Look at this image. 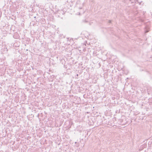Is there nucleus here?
Masks as SVG:
<instances>
[{"label":"nucleus","instance_id":"nucleus-4","mask_svg":"<svg viewBox=\"0 0 152 152\" xmlns=\"http://www.w3.org/2000/svg\"><path fill=\"white\" fill-rule=\"evenodd\" d=\"M130 1H131L132 0H129Z\"/></svg>","mask_w":152,"mask_h":152},{"label":"nucleus","instance_id":"nucleus-3","mask_svg":"<svg viewBox=\"0 0 152 152\" xmlns=\"http://www.w3.org/2000/svg\"><path fill=\"white\" fill-rule=\"evenodd\" d=\"M77 76H78V74H77Z\"/></svg>","mask_w":152,"mask_h":152},{"label":"nucleus","instance_id":"nucleus-2","mask_svg":"<svg viewBox=\"0 0 152 152\" xmlns=\"http://www.w3.org/2000/svg\"><path fill=\"white\" fill-rule=\"evenodd\" d=\"M148 32V31H145V33H147Z\"/></svg>","mask_w":152,"mask_h":152},{"label":"nucleus","instance_id":"nucleus-1","mask_svg":"<svg viewBox=\"0 0 152 152\" xmlns=\"http://www.w3.org/2000/svg\"><path fill=\"white\" fill-rule=\"evenodd\" d=\"M111 21L110 20H109L108 22L109 23H111Z\"/></svg>","mask_w":152,"mask_h":152}]
</instances>
